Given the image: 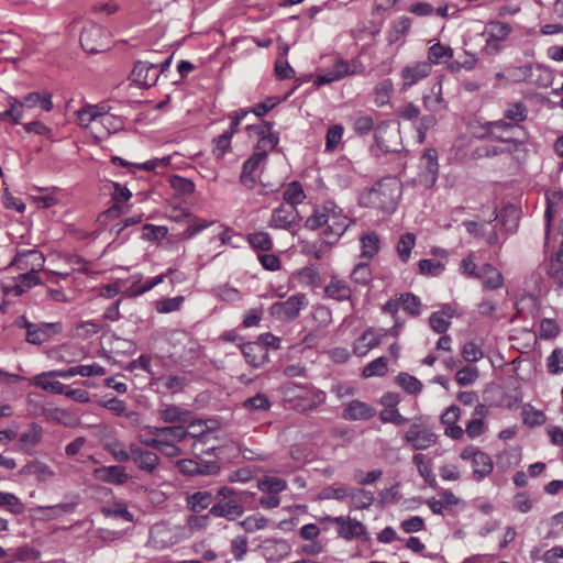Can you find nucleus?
I'll list each match as a JSON object with an SVG mask.
<instances>
[{"instance_id": "nucleus-1", "label": "nucleus", "mask_w": 563, "mask_h": 563, "mask_svg": "<svg viewBox=\"0 0 563 563\" xmlns=\"http://www.w3.org/2000/svg\"><path fill=\"white\" fill-rule=\"evenodd\" d=\"M351 223L352 220L343 209L328 200L314 209L313 213L307 218L305 227L314 231L324 225L323 240L325 244L333 245L346 232Z\"/></svg>"}, {"instance_id": "nucleus-2", "label": "nucleus", "mask_w": 563, "mask_h": 563, "mask_svg": "<svg viewBox=\"0 0 563 563\" xmlns=\"http://www.w3.org/2000/svg\"><path fill=\"white\" fill-rule=\"evenodd\" d=\"M401 196V185L395 177H385L361 197L365 207L378 209L385 213H393L396 210Z\"/></svg>"}, {"instance_id": "nucleus-3", "label": "nucleus", "mask_w": 563, "mask_h": 563, "mask_svg": "<svg viewBox=\"0 0 563 563\" xmlns=\"http://www.w3.org/2000/svg\"><path fill=\"white\" fill-rule=\"evenodd\" d=\"M508 74L511 84L523 82L538 88L549 87L554 79V75L551 68L539 63L509 65Z\"/></svg>"}, {"instance_id": "nucleus-4", "label": "nucleus", "mask_w": 563, "mask_h": 563, "mask_svg": "<svg viewBox=\"0 0 563 563\" xmlns=\"http://www.w3.org/2000/svg\"><path fill=\"white\" fill-rule=\"evenodd\" d=\"M485 129L493 140L508 144L509 151L521 144L525 136L521 125L503 119L487 122Z\"/></svg>"}, {"instance_id": "nucleus-5", "label": "nucleus", "mask_w": 563, "mask_h": 563, "mask_svg": "<svg viewBox=\"0 0 563 563\" xmlns=\"http://www.w3.org/2000/svg\"><path fill=\"white\" fill-rule=\"evenodd\" d=\"M404 439L413 450L422 451L433 446L438 441V435L422 417H416L411 420Z\"/></svg>"}, {"instance_id": "nucleus-6", "label": "nucleus", "mask_w": 563, "mask_h": 563, "mask_svg": "<svg viewBox=\"0 0 563 563\" xmlns=\"http://www.w3.org/2000/svg\"><path fill=\"white\" fill-rule=\"evenodd\" d=\"M364 73V66L358 60H344L339 58L332 67L313 79L316 87H321L343 79L346 76L360 75Z\"/></svg>"}, {"instance_id": "nucleus-7", "label": "nucleus", "mask_w": 563, "mask_h": 563, "mask_svg": "<svg viewBox=\"0 0 563 563\" xmlns=\"http://www.w3.org/2000/svg\"><path fill=\"white\" fill-rule=\"evenodd\" d=\"M308 306V299L303 294H296L284 301H276L269 307V314L282 322L294 321L302 309Z\"/></svg>"}, {"instance_id": "nucleus-8", "label": "nucleus", "mask_w": 563, "mask_h": 563, "mask_svg": "<svg viewBox=\"0 0 563 563\" xmlns=\"http://www.w3.org/2000/svg\"><path fill=\"white\" fill-rule=\"evenodd\" d=\"M41 93L33 91L23 97L22 100L13 96H8L5 101L9 106L8 111L0 112V121H10L12 124H19L23 118V109H32L38 106Z\"/></svg>"}, {"instance_id": "nucleus-9", "label": "nucleus", "mask_w": 563, "mask_h": 563, "mask_svg": "<svg viewBox=\"0 0 563 563\" xmlns=\"http://www.w3.org/2000/svg\"><path fill=\"white\" fill-rule=\"evenodd\" d=\"M45 264V257L36 249L16 251L10 267H14L21 273L38 274Z\"/></svg>"}, {"instance_id": "nucleus-10", "label": "nucleus", "mask_w": 563, "mask_h": 563, "mask_svg": "<svg viewBox=\"0 0 563 563\" xmlns=\"http://www.w3.org/2000/svg\"><path fill=\"white\" fill-rule=\"evenodd\" d=\"M148 437L141 435L140 441L145 446L150 448V443L167 442V443H181L185 440V432L183 426H166V427H147Z\"/></svg>"}, {"instance_id": "nucleus-11", "label": "nucleus", "mask_w": 563, "mask_h": 563, "mask_svg": "<svg viewBox=\"0 0 563 563\" xmlns=\"http://www.w3.org/2000/svg\"><path fill=\"white\" fill-rule=\"evenodd\" d=\"M41 284L38 274L20 273L14 277H8L2 282V291L7 296L20 297L34 286Z\"/></svg>"}, {"instance_id": "nucleus-12", "label": "nucleus", "mask_w": 563, "mask_h": 563, "mask_svg": "<svg viewBox=\"0 0 563 563\" xmlns=\"http://www.w3.org/2000/svg\"><path fill=\"white\" fill-rule=\"evenodd\" d=\"M333 522L338 526V536L346 541L354 539L369 540L366 527L362 521L350 516L334 517Z\"/></svg>"}, {"instance_id": "nucleus-13", "label": "nucleus", "mask_w": 563, "mask_h": 563, "mask_svg": "<svg viewBox=\"0 0 563 563\" xmlns=\"http://www.w3.org/2000/svg\"><path fill=\"white\" fill-rule=\"evenodd\" d=\"M375 144L383 154L400 151L399 132L389 122H382L375 128Z\"/></svg>"}, {"instance_id": "nucleus-14", "label": "nucleus", "mask_w": 563, "mask_h": 563, "mask_svg": "<svg viewBox=\"0 0 563 563\" xmlns=\"http://www.w3.org/2000/svg\"><path fill=\"white\" fill-rule=\"evenodd\" d=\"M23 327L26 330V341L31 344L40 345L48 341L54 334L58 333L62 329L58 322H40L32 323L23 319Z\"/></svg>"}, {"instance_id": "nucleus-15", "label": "nucleus", "mask_w": 563, "mask_h": 563, "mask_svg": "<svg viewBox=\"0 0 563 563\" xmlns=\"http://www.w3.org/2000/svg\"><path fill=\"white\" fill-rule=\"evenodd\" d=\"M432 71L427 60L410 62L400 70L401 89L407 90L427 78Z\"/></svg>"}, {"instance_id": "nucleus-16", "label": "nucleus", "mask_w": 563, "mask_h": 563, "mask_svg": "<svg viewBox=\"0 0 563 563\" xmlns=\"http://www.w3.org/2000/svg\"><path fill=\"white\" fill-rule=\"evenodd\" d=\"M158 64L139 60L130 74V80L140 88H150L158 80Z\"/></svg>"}, {"instance_id": "nucleus-17", "label": "nucleus", "mask_w": 563, "mask_h": 563, "mask_svg": "<svg viewBox=\"0 0 563 563\" xmlns=\"http://www.w3.org/2000/svg\"><path fill=\"white\" fill-rule=\"evenodd\" d=\"M438 174V153L434 148H428L420 158L418 181L424 188H431L437 183Z\"/></svg>"}, {"instance_id": "nucleus-18", "label": "nucleus", "mask_w": 563, "mask_h": 563, "mask_svg": "<svg viewBox=\"0 0 563 563\" xmlns=\"http://www.w3.org/2000/svg\"><path fill=\"white\" fill-rule=\"evenodd\" d=\"M272 129L273 123L267 121H263L258 126H256V132L260 135V139L255 146L254 154L260 155L264 161H266L268 153L273 151L279 142L278 134L273 132Z\"/></svg>"}, {"instance_id": "nucleus-19", "label": "nucleus", "mask_w": 563, "mask_h": 563, "mask_svg": "<svg viewBox=\"0 0 563 563\" xmlns=\"http://www.w3.org/2000/svg\"><path fill=\"white\" fill-rule=\"evenodd\" d=\"M162 422L170 426H186L192 418V411L174 404H162L157 410Z\"/></svg>"}, {"instance_id": "nucleus-20", "label": "nucleus", "mask_w": 563, "mask_h": 563, "mask_svg": "<svg viewBox=\"0 0 563 563\" xmlns=\"http://www.w3.org/2000/svg\"><path fill=\"white\" fill-rule=\"evenodd\" d=\"M103 30L98 24H90L86 26L80 33L81 47L90 53H99L104 49L106 45L102 43Z\"/></svg>"}, {"instance_id": "nucleus-21", "label": "nucleus", "mask_w": 563, "mask_h": 563, "mask_svg": "<svg viewBox=\"0 0 563 563\" xmlns=\"http://www.w3.org/2000/svg\"><path fill=\"white\" fill-rule=\"evenodd\" d=\"M298 218V211L294 207L280 205L272 212L268 227L278 230H291Z\"/></svg>"}, {"instance_id": "nucleus-22", "label": "nucleus", "mask_w": 563, "mask_h": 563, "mask_svg": "<svg viewBox=\"0 0 563 563\" xmlns=\"http://www.w3.org/2000/svg\"><path fill=\"white\" fill-rule=\"evenodd\" d=\"M131 460L139 470L153 473L157 468L159 464V457L157 453L134 443L131 444Z\"/></svg>"}, {"instance_id": "nucleus-23", "label": "nucleus", "mask_w": 563, "mask_h": 563, "mask_svg": "<svg viewBox=\"0 0 563 563\" xmlns=\"http://www.w3.org/2000/svg\"><path fill=\"white\" fill-rule=\"evenodd\" d=\"M210 421L205 420H192L187 423V428L184 427L185 439L190 437L195 439L194 446L198 443L208 444L213 439L212 427L209 426Z\"/></svg>"}, {"instance_id": "nucleus-24", "label": "nucleus", "mask_w": 563, "mask_h": 563, "mask_svg": "<svg viewBox=\"0 0 563 563\" xmlns=\"http://www.w3.org/2000/svg\"><path fill=\"white\" fill-rule=\"evenodd\" d=\"M49 374L53 376H58L60 378H71L76 375H80L82 377H92V376H102L106 374V368L97 363L87 364V365H77L69 367L67 369H54L49 371Z\"/></svg>"}, {"instance_id": "nucleus-25", "label": "nucleus", "mask_w": 563, "mask_h": 563, "mask_svg": "<svg viewBox=\"0 0 563 563\" xmlns=\"http://www.w3.org/2000/svg\"><path fill=\"white\" fill-rule=\"evenodd\" d=\"M93 477L99 482L111 485H123L129 478L124 467L120 465L97 467L93 471Z\"/></svg>"}, {"instance_id": "nucleus-26", "label": "nucleus", "mask_w": 563, "mask_h": 563, "mask_svg": "<svg viewBox=\"0 0 563 563\" xmlns=\"http://www.w3.org/2000/svg\"><path fill=\"white\" fill-rule=\"evenodd\" d=\"M375 409L360 400H352L346 404L342 417L345 420L357 421V420H368L375 416Z\"/></svg>"}, {"instance_id": "nucleus-27", "label": "nucleus", "mask_w": 563, "mask_h": 563, "mask_svg": "<svg viewBox=\"0 0 563 563\" xmlns=\"http://www.w3.org/2000/svg\"><path fill=\"white\" fill-rule=\"evenodd\" d=\"M244 512L243 506L238 500H220L218 504L212 505L209 515L217 518H225L228 520H235Z\"/></svg>"}, {"instance_id": "nucleus-28", "label": "nucleus", "mask_w": 563, "mask_h": 563, "mask_svg": "<svg viewBox=\"0 0 563 563\" xmlns=\"http://www.w3.org/2000/svg\"><path fill=\"white\" fill-rule=\"evenodd\" d=\"M247 364L258 368L263 366L268 358L267 350L261 343L247 342L241 347Z\"/></svg>"}, {"instance_id": "nucleus-29", "label": "nucleus", "mask_w": 563, "mask_h": 563, "mask_svg": "<svg viewBox=\"0 0 563 563\" xmlns=\"http://www.w3.org/2000/svg\"><path fill=\"white\" fill-rule=\"evenodd\" d=\"M179 471L186 475H209L218 471L214 463L197 462L195 460L185 459L177 463Z\"/></svg>"}, {"instance_id": "nucleus-30", "label": "nucleus", "mask_w": 563, "mask_h": 563, "mask_svg": "<svg viewBox=\"0 0 563 563\" xmlns=\"http://www.w3.org/2000/svg\"><path fill=\"white\" fill-rule=\"evenodd\" d=\"M347 500L352 510H365L371 508L375 497L371 490L362 487H351Z\"/></svg>"}, {"instance_id": "nucleus-31", "label": "nucleus", "mask_w": 563, "mask_h": 563, "mask_svg": "<svg viewBox=\"0 0 563 563\" xmlns=\"http://www.w3.org/2000/svg\"><path fill=\"white\" fill-rule=\"evenodd\" d=\"M477 279H481L485 289L495 290L503 286L504 277L503 274L492 264H484L479 268V275Z\"/></svg>"}, {"instance_id": "nucleus-32", "label": "nucleus", "mask_w": 563, "mask_h": 563, "mask_svg": "<svg viewBox=\"0 0 563 563\" xmlns=\"http://www.w3.org/2000/svg\"><path fill=\"white\" fill-rule=\"evenodd\" d=\"M360 257L364 261L369 262L380 249V241L378 235L374 231H367L360 238Z\"/></svg>"}, {"instance_id": "nucleus-33", "label": "nucleus", "mask_w": 563, "mask_h": 563, "mask_svg": "<svg viewBox=\"0 0 563 563\" xmlns=\"http://www.w3.org/2000/svg\"><path fill=\"white\" fill-rule=\"evenodd\" d=\"M324 294L336 301H345L351 298L352 290L345 280L334 276L324 287Z\"/></svg>"}, {"instance_id": "nucleus-34", "label": "nucleus", "mask_w": 563, "mask_h": 563, "mask_svg": "<svg viewBox=\"0 0 563 563\" xmlns=\"http://www.w3.org/2000/svg\"><path fill=\"white\" fill-rule=\"evenodd\" d=\"M422 101L424 108L431 112H438L443 109H446L448 102L444 100L442 96L441 81H438L431 86L430 93L423 95Z\"/></svg>"}, {"instance_id": "nucleus-35", "label": "nucleus", "mask_w": 563, "mask_h": 563, "mask_svg": "<svg viewBox=\"0 0 563 563\" xmlns=\"http://www.w3.org/2000/svg\"><path fill=\"white\" fill-rule=\"evenodd\" d=\"M265 161L260 157V155H253L249 157L242 166V173L240 176V181L246 188H253L256 184L255 170L264 163Z\"/></svg>"}, {"instance_id": "nucleus-36", "label": "nucleus", "mask_w": 563, "mask_h": 563, "mask_svg": "<svg viewBox=\"0 0 563 563\" xmlns=\"http://www.w3.org/2000/svg\"><path fill=\"white\" fill-rule=\"evenodd\" d=\"M350 488L347 485L342 483H333L323 487L319 494L318 498L320 500H335L339 503L346 501L349 499Z\"/></svg>"}, {"instance_id": "nucleus-37", "label": "nucleus", "mask_w": 563, "mask_h": 563, "mask_svg": "<svg viewBox=\"0 0 563 563\" xmlns=\"http://www.w3.org/2000/svg\"><path fill=\"white\" fill-rule=\"evenodd\" d=\"M511 33V26L507 22L490 21L486 24L483 35L487 36V43L505 41Z\"/></svg>"}, {"instance_id": "nucleus-38", "label": "nucleus", "mask_w": 563, "mask_h": 563, "mask_svg": "<svg viewBox=\"0 0 563 563\" xmlns=\"http://www.w3.org/2000/svg\"><path fill=\"white\" fill-rule=\"evenodd\" d=\"M471 463L473 466V477L476 481H482L485 477H487L493 472L494 468V464L490 456L483 451L477 453V455Z\"/></svg>"}, {"instance_id": "nucleus-39", "label": "nucleus", "mask_w": 563, "mask_h": 563, "mask_svg": "<svg viewBox=\"0 0 563 563\" xmlns=\"http://www.w3.org/2000/svg\"><path fill=\"white\" fill-rule=\"evenodd\" d=\"M24 474L33 475L38 482H47L55 476V472L45 463L40 461L29 462L22 470Z\"/></svg>"}, {"instance_id": "nucleus-40", "label": "nucleus", "mask_w": 563, "mask_h": 563, "mask_svg": "<svg viewBox=\"0 0 563 563\" xmlns=\"http://www.w3.org/2000/svg\"><path fill=\"white\" fill-rule=\"evenodd\" d=\"M413 464L417 466L418 473L424 479V482L433 487L437 484L435 475L432 472L431 460L424 454L417 453L412 457Z\"/></svg>"}, {"instance_id": "nucleus-41", "label": "nucleus", "mask_w": 563, "mask_h": 563, "mask_svg": "<svg viewBox=\"0 0 563 563\" xmlns=\"http://www.w3.org/2000/svg\"><path fill=\"white\" fill-rule=\"evenodd\" d=\"M112 187L113 190L111 192V198L115 203L113 207L108 209V213L120 214L122 213V205L132 197V192L129 188L115 181L112 183Z\"/></svg>"}, {"instance_id": "nucleus-42", "label": "nucleus", "mask_w": 563, "mask_h": 563, "mask_svg": "<svg viewBox=\"0 0 563 563\" xmlns=\"http://www.w3.org/2000/svg\"><path fill=\"white\" fill-rule=\"evenodd\" d=\"M172 271L169 269L166 273L159 274L157 276L148 278L144 284L139 285L141 277H137V279L133 283V285L128 290V294L132 297L141 296L151 289H153L155 286L159 285L165 280V278L169 275Z\"/></svg>"}, {"instance_id": "nucleus-43", "label": "nucleus", "mask_w": 563, "mask_h": 563, "mask_svg": "<svg viewBox=\"0 0 563 563\" xmlns=\"http://www.w3.org/2000/svg\"><path fill=\"white\" fill-rule=\"evenodd\" d=\"M157 388L163 393L176 394L181 391L186 385V378L178 375H165L156 379Z\"/></svg>"}, {"instance_id": "nucleus-44", "label": "nucleus", "mask_w": 563, "mask_h": 563, "mask_svg": "<svg viewBox=\"0 0 563 563\" xmlns=\"http://www.w3.org/2000/svg\"><path fill=\"white\" fill-rule=\"evenodd\" d=\"M213 501L210 492H196L187 496V506L194 512H200L207 509Z\"/></svg>"}, {"instance_id": "nucleus-45", "label": "nucleus", "mask_w": 563, "mask_h": 563, "mask_svg": "<svg viewBox=\"0 0 563 563\" xmlns=\"http://www.w3.org/2000/svg\"><path fill=\"white\" fill-rule=\"evenodd\" d=\"M528 117L527 106L521 101L509 103L505 111L503 120L520 125Z\"/></svg>"}, {"instance_id": "nucleus-46", "label": "nucleus", "mask_w": 563, "mask_h": 563, "mask_svg": "<svg viewBox=\"0 0 563 563\" xmlns=\"http://www.w3.org/2000/svg\"><path fill=\"white\" fill-rule=\"evenodd\" d=\"M99 406L108 409L115 416H125L128 419H136L137 413L135 411H129L126 412V402L124 400H121L117 397H112L110 399L100 400Z\"/></svg>"}, {"instance_id": "nucleus-47", "label": "nucleus", "mask_w": 563, "mask_h": 563, "mask_svg": "<svg viewBox=\"0 0 563 563\" xmlns=\"http://www.w3.org/2000/svg\"><path fill=\"white\" fill-rule=\"evenodd\" d=\"M283 198L286 201L287 207H294L297 209V206L306 198L301 184L299 181H291L284 191Z\"/></svg>"}, {"instance_id": "nucleus-48", "label": "nucleus", "mask_w": 563, "mask_h": 563, "mask_svg": "<svg viewBox=\"0 0 563 563\" xmlns=\"http://www.w3.org/2000/svg\"><path fill=\"white\" fill-rule=\"evenodd\" d=\"M43 430L41 426L36 423L30 424V427L23 431L19 438L21 448L29 450L35 446L42 439Z\"/></svg>"}, {"instance_id": "nucleus-49", "label": "nucleus", "mask_w": 563, "mask_h": 563, "mask_svg": "<svg viewBox=\"0 0 563 563\" xmlns=\"http://www.w3.org/2000/svg\"><path fill=\"white\" fill-rule=\"evenodd\" d=\"M394 91V84L391 79H383L376 84L374 88L375 103L378 107L386 106L391 98Z\"/></svg>"}, {"instance_id": "nucleus-50", "label": "nucleus", "mask_w": 563, "mask_h": 563, "mask_svg": "<svg viewBox=\"0 0 563 563\" xmlns=\"http://www.w3.org/2000/svg\"><path fill=\"white\" fill-rule=\"evenodd\" d=\"M452 56L453 49L450 46H445L438 42L429 47L427 62L431 63V65H438L452 58Z\"/></svg>"}, {"instance_id": "nucleus-51", "label": "nucleus", "mask_w": 563, "mask_h": 563, "mask_svg": "<svg viewBox=\"0 0 563 563\" xmlns=\"http://www.w3.org/2000/svg\"><path fill=\"white\" fill-rule=\"evenodd\" d=\"M522 420L526 426L533 428L545 423L547 417L542 410L527 404L522 408Z\"/></svg>"}, {"instance_id": "nucleus-52", "label": "nucleus", "mask_w": 563, "mask_h": 563, "mask_svg": "<svg viewBox=\"0 0 563 563\" xmlns=\"http://www.w3.org/2000/svg\"><path fill=\"white\" fill-rule=\"evenodd\" d=\"M257 487L263 493H272L279 494L285 490L287 487V483L285 479L275 477V476H266L258 481Z\"/></svg>"}, {"instance_id": "nucleus-53", "label": "nucleus", "mask_w": 563, "mask_h": 563, "mask_svg": "<svg viewBox=\"0 0 563 563\" xmlns=\"http://www.w3.org/2000/svg\"><path fill=\"white\" fill-rule=\"evenodd\" d=\"M49 377H54L49 372L38 374L34 377L33 384L41 387L44 390H49L56 395L64 393V385L58 380H49Z\"/></svg>"}, {"instance_id": "nucleus-54", "label": "nucleus", "mask_w": 563, "mask_h": 563, "mask_svg": "<svg viewBox=\"0 0 563 563\" xmlns=\"http://www.w3.org/2000/svg\"><path fill=\"white\" fill-rule=\"evenodd\" d=\"M396 383L408 394H419L422 389L421 382L408 373H399L396 376Z\"/></svg>"}, {"instance_id": "nucleus-55", "label": "nucleus", "mask_w": 563, "mask_h": 563, "mask_svg": "<svg viewBox=\"0 0 563 563\" xmlns=\"http://www.w3.org/2000/svg\"><path fill=\"white\" fill-rule=\"evenodd\" d=\"M247 241L254 250L267 252L273 247L271 235L264 231L249 234Z\"/></svg>"}, {"instance_id": "nucleus-56", "label": "nucleus", "mask_w": 563, "mask_h": 563, "mask_svg": "<svg viewBox=\"0 0 563 563\" xmlns=\"http://www.w3.org/2000/svg\"><path fill=\"white\" fill-rule=\"evenodd\" d=\"M416 244V236L412 233H405L400 236L397 243V252L402 262H407L410 258L411 251Z\"/></svg>"}, {"instance_id": "nucleus-57", "label": "nucleus", "mask_w": 563, "mask_h": 563, "mask_svg": "<svg viewBox=\"0 0 563 563\" xmlns=\"http://www.w3.org/2000/svg\"><path fill=\"white\" fill-rule=\"evenodd\" d=\"M344 134V126L342 124H334L330 126L325 134V152H333Z\"/></svg>"}, {"instance_id": "nucleus-58", "label": "nucleus", "mask_w": 563, "mask_h": 563, "mask_svg": "<svg viewBox=\"0 0 563 563\" xmlns=\"http://www.w3.org/2000/svg\"><path fill=\"white\" fill-rule=\"evenodd\" d=\"M387 373V358L385 356H379L372 362H369L363 368V376L368 378L373 376H384Z\"/></svg>"}, {"instance_id": "nucleus-59", "label": "nucleus", "mask_w": 563, "mask_h": 563, "mask_svg": "<svg viewBox=\"0 0 563 563\" xmlns=\"http://www.w3.org/2000/svg\"><path fill=\"white\" fill-rule=\"evenodd\" d=\"M353 282L360 285H366L372 279V271L367 261L356 264L351 273Z\"/></svg>"}, {"instance_id": "nucleus-60", "label": "nucleus", "mask_w": 563, "mask_h": 563, "mask_svg": "<svg viewBox=\"0 0 563 563\" xmlns=\"http://www.w3.org/2000/svg\"><path fill=\"white\" fill-rule=\"evenodd\" d=\"M214 296H217L220 300L225 302H236L242 299V294L239 289L231 287L229 285H221L213 289Z\"/></svg>"}, {"instance_id": "nucleus-61", "label": "nucleus", "mask_w": 563, "mask_h": 563, "mask_svg": "<svg viewBox=\"0 0 563 563\" xmlns=\"http://www.w3.org/2000/svg\"><path fill=\"white\" fill-rule=\"evenodd\" d=\"M243 407L249 411H264L269 409L271 401L264 394H257L243 401Z\"/></svg>"}, {"instance_id": "nucleus-62", "label": "nucleus", "mask_w": 563, "mask_h": 563, "mask_svg": "<svg viewBox=\"0 0 563 563\" xmlns=\"http://www.w3.org/2000/svg\"><path fill=\"white\" fill-rule=\"evenodd\" d=\"M400 306H402L404 310L409 314L417 317L420 314L421 301L419 297L413 294L407 292L402 294L399 297Z\"/></svg>"}, {"instance_id": "nucleus-63", "label": "nucleus", "mask_w": 563, "mask_h": 563, "mask_svg": "<svg viewBox=\"0 0 563 563\" xmlns=\"http://www.w3.org/2000/svg\"><path fill=\"white\" fill-rule=\"evenodd\" d=\"M172 188L181 196H187L194 192L195 184L191 179L183 176L174 175L170 178Z\"/></svg>"}, {"instance_id": "nucleus-64", "label": "nucleus", "mask_w": 563, "mask_h": 563, "mask_svg": "<svg viewBox=\"0 0 563 563\" xmlns=\"http://www.w3.org/2000/svg\"><path fill=\"white\" fill-rule=\"evenodd\" d=\"M267 519L261 515H252L239 522V526L249 533L262 530L266 527Z\"/></svg>"}]
</instances>
